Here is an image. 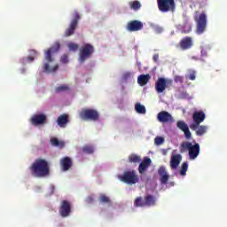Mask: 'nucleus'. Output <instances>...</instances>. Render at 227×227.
Returning <instances> with one entry per match:
<instances>
[{
  "label": "nucleus",
  "instance_id": "7ed1b4c3",
  "mask_svg": "<svg viewBox=\"0 0 227 227\" xmlns=\"http://www.w3.org/2000/svg\"><path fill=\"white\" fill-rule=\"evenodd\" d=\"M187 151L190 159L194 160V159H197L198 155H200V144L195 143L194 145H192V143L191 142H183L181 144V153Z\"/></svg>",
  "mask_w": 227,
  "mask_h": 227
},
{
  "label": "nucleus",
  "instance_id": "4468645a",
  "mask_svg": "<svg viewBox=\"0 0 227 227\" xmlns=\"http://www.w3.org/2000/svg\"><path fill=\"white\" fill-rule=\"evenodd\" d=\"M158 175L160 176V184L166 185V184H168L169 181V174L168 173V170H166V167L160 166L158 168Z\"/></svg>",
  "mask_w": 227,
  "mask_h": 227
},
{
  "label": "nucleus",
  "instance_id": "e433bc0d",
  "mask_svg": "<svg viewBox=\"0 0 227 227\" xmlns=\"http://www.w3.org/2000/svg\"><path fill=\"white\" fill-rule=\"evenodd\" d=\"M164 144V137H156L154 138V145H156V146H160V145Z\"/></svg>",
  "mask_w": 227,
  "mask_h": 227
},
{
  "label": "nucleus",
  "instance_id": "f03ea898",
  "mask_svg": "<svg viewBox=\"0 0 227 227\" xmlns=\"http://www.w3.org/2000/svg\"><path fill=\"white\" fill-rule=\"evenodd\" d=\"M118 178L123 184H127V185H135L139 182V176H137V172L136 170H126L122 173V175H119Z\"/></svg>",
  "mask_w": 227,
  "mask_h": 227
},
{
  "label": "nucleus",
  "instance_id": "4c0bfd02",
  "mask_svg": "<svg viewBox=\"0 0 227 227\" xmlns=\"http://www.w3.org/2000/svg\"><path fill=\"white\" fill-rule=\"evenodd\" d=\"M67 47L69 49V51H77L79 49V44L75 43H69L67 44Z\"/></svg>",
  "mask_w": 227,
  "mask_h": 227
},
{
  "label": "nucleus",
  "instance_id": "ea45409f",
  "mask_svg": "<svg viewBox=\"0 0 227 227\" xmlns=\"http://www.w3.org/2000/svg\"><path fill=\"white\" fill-rule=\"evenodd\" d=\"M186 77H188L190 81H196V71H192Z\"/></svg>",
  "mask_w": 227,
  "mask_h": 227
},
{
  "label": "nucleus",
  "instance_id": "c85d7f7f",
  "mask_svg": "<svg viewBox=\"0 0 227 227\" xmlns=\"http://www.w3.org/2000/svg\"><path fill=\"white\" fill-rule=\"evenodd\" d=\"M135 110L138 114H146V107L141 105V103H137L135 105Z\"/></svg>",
  "mask_w": 227,
  "mask_h": 227
},
{
  "label": "nucleus",
  "instance_id": "9d476101",
  "mask_svg": "<svg viewBox=\"0 0 227 227\" xmlns=\"http://www.w3.org/2000/svg\"><path fill=\"white\" fill-rule=\"evenodd\" d=\"M72 212V204L68 200H62L59 214L61 217H68Z\"/></svg>",
  "mask_w": 227,
  "mask_h": 227
},
{
  "label": "nucleus",
  "instance_id": "6ab92c4d",
  "mask_svg": "<svg viewBox=\"0 0 227 227\" xmlns=\"http://www.w3.org/2000/svg\"><path fill=\"white\" fill-rule=\"evenodd\" d=\"M179 45L183 51H187L192 47V37H184L180 43Z\"/></svg>",
  "mask_w": 227,
  "mask_h": 227
},
{
  "label": "nucleus",
  "instance_id": "0eeeda50",
  "mask_svg": "<svg viewBox=\"0 0 227 227\" xmlns=\"http://www.w3.org/2000/svg\"><path fill=\"white\" fill-rule=\"evenodd\" d=\"M195 21L197 22V35H203L205 29H207V14L202 12L200 16L195 15Z\"/></svg>",
  "mask_w": 227,
  "mask_h": 227
},
{
  "label": "nucleus",
  "instance_id": "c03bdc74",
  "mask_svg": "<svg viewBox=\"0 0 227 227\" xmlns=\"http://www.w3.org/2000/svg\"><path fill=\"white\" fill-rule=\"evenodd\" d=\"M191 29H192V28H191V26H189L187 30L183 29V33H185V34L191 33Z\"/></svg>",
  "mask_w": 227,
  "mask_h": 227
},
{
  "label": "nucleus",
  "instance_id": "cd10ccee",
  "mask_svg": "<svg viewBox=\"0 0 227 227\" xmlns=\"http://www.w3.org/2000/svg\"><path fill=\"white\" fill-rule=\"evenodd\" d=\"M129 6L131 10L137 12V10H141V2L135 0L129 3Z\"/></svg>",
  "mask_w": 227,
  "mask_h": 227
},
{
  "label": "nucleus",
  "instance_id": "37998d69",
  "mask_svg": "<svg viewBox=\"0 0 227 227\" xmlns=\"http://www.w3.org/2000/svg\"><path fill=\"white\" fill-rule=\"evenodd\" d=\"M153 59L155 61V63H157V61H159V54L153 55Z\"/></svg>",
  "mask_w": 227,
  "mask_h": 227
},
{
  "label": "nucleus",
  "instance_id": "f8f14e48",
  "mask_svg": "<svg viewBox=\"0 0 227 227\" xmlns=\"http://www.w3.org/2000/svg\"><path fill=\"white\" fill-rule=\"evenodd\" d=\"M144 25L143 22L137 20H134L129 21L127 24L126 29L128 31H129L130 33H133L135 31H141V29H143Z\"/></svg>",
  "mask_w": 227,
  "mask_h": 227
},
{
  "label": "nucleus",
  "instance_id": "dca6fc26",
  "mask_svg": "<svg viewBox=\"0 0 227 227\" xmlns=\"http://www.w3.org/2000/svg\"><path fill=\"white\" fill-rule=\"evenodd\" d=\"M157 119L160 123H168L173 121V116L171 114L166 111H161L158 114Z\"/></svg>",
  "mask_w": 227,
  "mask_h": 227
},
{
  "label": "nucleus",
  "instance_id": "6e6552de",
  "mask_svg": "<svg viewBox=\"0 0 227 227\" xmlns=\"http://www.w3.org/2000/svg\"><path fill=\"white\" fill-rule=\"evenodd\" d=\"M158 8L163 13L171 12L175 10V0H158Z\"/></svg>",
  "mask_w": 227,
  "mask_h": 227
},
{
  "label": "nucleus",
  "instance_id": "58836bf2",
  "mask_svg": "<svg viewBox=\"0 0 227 227\" xmlns=\"http://www.w3.org/2000/svg\"><path fill=\"white\" fill-rule=\"evenodd\" d=\"M174 81L175 82H179V84H184V76L176 75Z\"/></svg>",
  "mask_w": 227,
  "mask_h": 227
},
{
  "label": "nucleus",
  "instance_id": "7c9ffc66",
  "mask_svg": "<svg viewBox=\"0 0 227 227\" xmlns=\"http://www.w3.org/2000/svg\"><path fill=\"white\" fill-rule=\"evenodd\" d=\"M187 169H189V163L187 161H184L182 166H181V169H180V175L181 176H185L186 173H187Z\"/></svg>",
  "mask_w": 227,
  "mask_h": 227
},
{
  "label": "nucleus",
  "instance_id": "412c9836",
  "mask_svg": "<svg viewBox=\"0 0 227 227\" xmlns=\"http://www.w3.org/2000/svg\"><path fill=\"white\" fill-rule=\"evenodd\" d=\"M180 162H182V155L176 154L172 155L170 159V168L171 169H176L178 166H180Z\"/></svg>",
  "mask_w": 227,
  "mask_h": 227
},
{
  "label": "nucleus",
  "instance_id": "bb28decb",
  "mask_svg": "<svg viewBox=\"0 0 227 227\" xmlns=\"http://www.w3.org/2000/svg\"><path fill=\"white\" fill-rule=\"evenodd\" d=\"M129 164H139L141 162V156L137 154H130L129 156Z\"/></svg>",
  "mask_w": 227,
  "mask_h": 227
},
{
  "label": "nucleus",
  "instance_id": "aec40b11",
  "mask_svg": "<svg viewBox=\"0 0 227 227\" xmlns=\"http://www.w3.org/2000/svg\"><path fill=\"white\" fill-rule=\"evenodd\" d=\"M72 158L66 156L60 160V166L63 171H68L73 166Z\"/></svg>",
  "mask_w": 227,
  "mask_h": 227
},
{
  "label": "nucleus",
  "instance_id": "1a4fd4ad",
  "mask_svg": "<svg viewBox=\"0 0 227 227\" xmlns=\"http://www.w3.org/2000/svg\"><path fill=\"white\" fill-rule=\"evenodd\" d=\"M205 112L204 111H196L192 114L193 122L190 124V129H196L199 125L205 121Z\"/></svg>",
  "mask_w": 227,
  "mask_h": 227
},
{
  "label": "nucleus",
  "instance_id": "b1692460",
  "mask_svg": "<svg viewBox=\"0 0 227 227\" xmlns=\"http://www.w3.org/2000/svg\"><path fill=\"white\" fill-rule=\"evenodd\" d=\"M150 79H151L150 74H141L137 78V83L140 86H145L148 84V81H150Z\"/></svg>",
  "mask_w": 227,
  "mask_h": 227
},
{
  "label": "nucleus",
  "instance_id": "f3484780",
  "mask_svg": "<svg viewBox=\"0 0 227 227\" xmlns=\"http://www.w3.org/2000/svg\"><path fill=\"white\" fill-rule=\"evenodd\" d=\"M151 165H152V159L145 157L138 166V173L140 175L146 173L148 168H150Z\"/></svg>",
  "mask_w": 227,
  "mask_h": 227
},
{
  "label": "nucleus",
  "instance_id": "473e14b6",
  "mask_svg": "<svg viewBox=\"0 0 227 227\" xmlns=\"http://www.w3.org/2000/svg\"><path fill=\"white\" fill-rule=\"evenodd\" d=\"M99 201L100 203H106V205L109 206L112 205L111 199H109V197H107L106 194H101L99 196Z\"/></svg>",
  "mask_w": 227,
  "mask_h": 227
},
{
  "label": "nucleus",
  "instance_id": "a878e982",
  "mask_svg": "<svg viewBox=\"0 0 227 227\" xmlns=\"http://www.w3.org/2000/svg\"><path fill=\"white\" fill-rule=\"evenodd\" d=\"M58 68H59V65H56L52 68H51V66L49 65V63H45L43 67V72H48V74H52L56 72Z\"/></svg>",
  "mask_w": 227,
  "mask_h": 227
},
{
  "label": "nucleus",
  "instance_id": "c9c22d12",
  "mask_svg": "<svg viewBox=\"0 0 227 227\" xmlns=\"http://www.w3.org/2000/svg\"><path fill=\"white\" fill-rule=\"evenodd\" d=\"M38 54V52L35 50L30 51V55L27 57V61H35V56Z\"/></svg>",
  "mask_w": 227,
  "mask_h": 227
},
{
  "label": "nucleus",
  "instance_id": "a19ab883",
  "mask_svg": "<svg viewBox=\"0 0 227 227\" xmlns=\"http://www.w3.org/2000/svg\"><path fill=\"white\" fill-rule=\"evenodd\" d=\"M60 62L64 64L68 63V55L64 54L60 59Z\"/></svg>",
  "mask_w": 227,
  "mask_h": 227
},
{
  "label": "nucleus",
  "instance_id": "2eb2a0df",
  "mask_svg": "<svg viewBox=\"0 0 227 227\" xmlns=\"http://www.w3.org/2000/svg\"><path fill=\"white\" fill-rule=\"evenodd\" d=\"M176 127L177 129L182 130V132L184 133V137H186V139H191L192 137L191 130H189V126L187 125V123H185V121H178L176 122Z\"/></svg>",
  "mask_w": 227,
  "mask_h": 227
},
{
  "label": "nucleus",
  "instance_id": "4be33fe9",
  "mask_svg": "<svg viewBox=\"0 0 227 227\" xmlns=\"http://www.w3.org/2000/svg\"><path fill=\"white\" fill-rule=\"evenodd\" d=\"M68 123V114H63L59 115L57 119V124L60 129H65Z\"/></svg>",
  "mask_w": 227,
  "mask_h": 227
},
{
  "label": "nucleus",
  "instance_id": "f257e3e1",
  "mask_svg": "<svg viewBox=\"0 0 227 227\" xmlns=\"http://www.w3.org/2000/svg\"><path fill=\"white\" fill-rule=\"evenodd\" d=\"M29 171L35 178H47L51 176V165L45 159H36L29 167Z\"/></svg>",
  "mask_w": 227,
  "mask_h": 227
},
{
  "label": "nucleus",
  "instance_id": "72a5a7b5",
  "mask_svg": "<svg viewBox=\"0 0 227 227\" xmlns=\"http://www.w3.org/2000/svg\"><path fill=\"white\" fill-rule=\"evenodd\" d=\"M70 90V87L68 85H60L59 87H56L55 91L57 93H61L63 91H68Z\"/></svg>",
  "mask_w": 227,
  "mask_h": 227
},
{
  "label": "nucleus",
  "instance_id": "79ce46f5",
  "mask_svg": "<svg viewBox=\"0 0 227 227\" xmlns=\"http://www.w3.org/2000/svg\"><path fill=\"white\" fill-rule=\"evenodd\" d=\"M87 203H92L94 201L93 196H89L86 199Z\"/></svg>",
  "mask_w": 227,
  "mask_h": 227
},
{
  "label": "nucleus",
  "instance_id": "393cba45",
  "mask_svg": "<svg viewBox=\"0 0 227 227\" xmlns=\"http://www.w3.org/2000/svg\"><path fill=\"white\" fill-rule=\"evenodd\" d=\"M155 205V197L153 195H147L145 197V207H153Z\"/></svg>",
  "mask_w": 227,
  "mask_h": 227
},
{
  "label": "nucleus",
  "instance_id": "20e7f679",
  "mask_svg": "<svg viewBox=\"0 0 227 227\" xmlns=\"http://www.w3.org/2000/svg\"><path fill=\"white\" fill-rule=\"evenodd\" d=\"M79 116L83 121H98L100 120V113L96 109L85 108L82 109Z\"/></svg>",
  "mask_w": 227,
  "mask_h": 227
},
{
  "label": "nucleus",
  "instance_id": "2f4dec72",
  "mask_svg": "<svg viewBox=\"0 0 227 227\" xmlns=\"http://www.w3.org/2000/svg\"><path fill=\"white\" fill-rule=\"evenodd\" d=\"M51 143L53 146H59V148H63V146H65V142H61L56 137L51 138Z\"/></svg>",
  "mask_w": 227,
  "mask_h": 227
},
{
  "label": "nucleus",
  "instance_id": "39448f33",
  "mask_svg": "<svg viewBox=\"0 0 227 227\" xmlns=\"http://www.w3.org/2000/svg\"><path fill=\"white\" fill-rule=\"evenodd\" d=\"M93 52H95V47H93L90 43H85L81 47L79 51V61L80 63H84L86 59H90L91 56H93Z\"/></svg>",
  "mask_w": 227,
  "mask_h": 227
},
{
  "label": "nucleus",
  "instance_id": "9b49d317",
  "mask_svg": "<svg viewBox=\"0 0 227 227\" xmlns=\"http://www.w3.org/2000/svg\"><path fill=\"white\" fill-rule=\"evenodd\" d=\"M61 45L59 43H55L45 53V59L46 61H49V63H52L54 61V59H52V55L56 54V52L59 51Z\"/></svg>",
  "mask_w": 227,
  "mask_h": 227
},
{
  "label": "nucleus",
  "instance_id": "5701e85b",
  "mask_svg": "<svg viewBox=\"0 0 227 227\" xmlns=\"http://www.w3.org/2000/svg\"><path fill=\"white\" fill-rule=\"evenodd\" d=\"M192 130H194V132L196 133V136H205V134H207V130H208V127L205 126V125H198L196 128L194 129H191Z\"/></svg>",
  "mask_w": 227,
  "mask_h": 227
},
{
  "label": "nucleus",
  "instance_id": "a18cd8bd",
  "mask_svg": "<svg viewBox=\"0 0 227 227\" xmlns=\"http://www.w3.org/2000/svg\"><path fill=\"white\" fill-rule=\"evenodd\" d=\"M201 55L202 56H207V51L205 50H201Z\"/></svg>",
  "mask_w": 227,
  "mask_h": 227
},
{
  "label": "nucleus",
  "instance_id": "f704fd0d",
  "mask_svg": "<svg viewBox=\"0 0 227 227\" xmlns=\"http://www.w3.org/2000/svg\"><path fill=\"white\" fill-rule=\"evenodd\" d=\"M135 207H145V200L143 197H137L134 201Z\"/></svg>",
  "mask_w": 227,
  "mask_h": 227
},
{
  "label": "nucleus",
  "instance_id": "ddd939ff",
  "mask_svg": "<svg viewBox=\"0 0 227 227\" xmlns=\"http://www.w3.org/2000/svg\"><path fill=\"white\" fill-rule=\"evenodd\" d=\"M32 125H43L47 123V115L43 114H35L30 119Z\"/></svg>",
  "mask_w": 227,
  "mask_h": 227
},
{
  "label": "nucleus",
  "instance_id": "c756f323",
  "mask_svg": "<svg viewBox=\"0 0 227 227\" xmlns=\"http://www.w3.org/2000/svg\"><path fill=\"white\" fill-rule=\"evenodd\" d=\"M82 153H86L87 155H91V153L95 152V148L93 147V145H84L82 148Z\"/></svg>",
  "mask_w": 227,
  "mask_h": 227
},
{
  "label": "nucleus",
  "instance_id": "423d86ee",
  "mask_svg": "<svg viewBox=\"0 0 227 227\" xmlns=\"http://www.w3.org/2000/svg\"><path fill=\"white\" fill-rule=\"evenodd\" d=\"M81 20V15L78 12H74V19L71 20L69 27L66 29L64 36H72L79 26V20Z\"/></svg>",
  "mask_w": 227,
  "mask_h": 227
},
{
  "label": "nucleus",
  "instance_id": "a211bd4d",
  "mask_svg": "<svg viewBox=\"0 0 227 227\" xmlns=\"http://www.w3.org/2000/svg\"><path fill=\"white\" fill-rule=\"evenodd\" d=\"M167 84L168 82L165 80V78H158V80L155 82V90L157 93H162L166 90Z\"/></svg>",
  "mask_w": 227,
  "mask_h": 227
}]
</instances>
